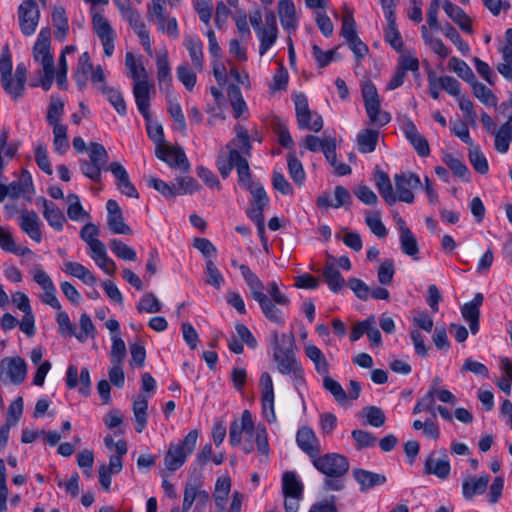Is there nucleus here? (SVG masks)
Wrapping results in <instances>:
<instances>
[{"label": "nucleus", "instance_id": "5701e85b", "mask_svg": "<svg viewBox=\"0 0 512 512\" xmlns=\"http://www.w3.org/2000/svg\"><path fill=\"white\" fill-rule=\"evenodd\" d=\"M403 132L419 156L427 157L430 154L428 141L418 132L415 124L411 120L404 122Z\"/></svg>", "mask_w": 512, "mask_h": 512}, {"label": "nucleus", "instance_id": "5fc2aeb1", "mask_svg": "<svg viewBox=\"0 0 512 512\" xmlns=\"http://www.w3.org/2000/svg\"><path fill=\"white\" fill-rule=\"evenodd\" d=\"M110 248L122 260L135 261L137 258L136 251L119 239L110 240Z\"/></svg>", "mask_w": 512, "mask_h": 512}, {"label": "nucleus", "instance_id": "cd10ccee", "mask_svg": "<svg viewBox=\"0 0 512 512\" xmlns=\"http://www.w3.org/2000/svg\"><path fill=\"white\" fill-rule=\"evenodd\" d=\"M278 14L281 25L286 30H295L297 27L296 9L292 0H279Z\"/></svg>", "mask_w": 512, "mask_h": 512}, {"label": "nucleus", "instance_id": "4468645a", "mask_svg": "<svg viewBox=\"0 0 512 512\" xmlns=\"http://www.w3.org/2000/svg\"><path fill=\"white\" fill-rule=\"evenodd\" d=\"M147 17L149 20H152L153 17L156 18L158 29L160 31L165 30V21H168L167 34L173 38H177L179 36L177 20L174 17L166 15L165 4L152 3L151 5H148Z\"/></svg>", "mask_w": 512, "mask_h": 512}, {"label": "nucleus", "instance_id": "69168bd1", "mask_svg": "<svg viewBox=\"0 0 512 512\" xmlns=\"http://www.w3.org/2000/svg\"><path fill=\"white\" fill-rule=\"evenodd\" d=\"M206 275V284L211 285L216 289L221 288L222 284L224 283V277L222 276L221 272L218 270L212 259H208L206 261Z\"/></svg>", "mask_w": 512, "mask_h": 512}, {"label": "nucleus", "instance_id": "f8f14e48", "mask_svg": "<svg viewBox=\"0 0 512 512\" xmlns=\"http://www.w3.org/2000/svg\"><path fill=\"white\" fill-rule=\"evenodd\" d=\"M499 112L505 113L506 110L511 109V113L508 115L506 120L498 129L495 135V149L499 153H506L510 146V140L512 137V98L508 101H504L499 106Z\"/></svg>", "mask_w": 512, "mask_h": 512}, {"label": "nucleus", "instance_id": "f03ea898", "mask_svg": "<svg viewBox=\"0 0 512 512\" xmlns=\"http://www.w3.org/2000/svg\"><path fill=\"white\" fill-rule=\"evenodd\" d=\"M198 435V431L193 429L188 432L183 440L169 444L164 456V466L168 471L174 472L184 465L196 446Z\"/></svg>", "mask_w": 512, "mask_h": 512}, {"label": "nucleus", "instance_id": "bf43d9fd", "mask_svg": "<svg viewBox=\"0 0 512 512\" xmlns=\"http://www.w3.org/2000/svg\"><path fill=\"white\" fill-rule=\"evenodd\" d=\"M178 80L189 91H192L197 80L196 73L189 67L188 63H183L176 70Z\"/></svg>", "mask_w": 512, "mask_h": 512}, {"label": "nucleus", "instance_id": "79ce46f5", "mask_svg": "<svg viewBox=\"0 0 512 512\" xmlns=\"http://www.w3.org/2000/svg\"><path fill=\"white\" fill-rule=\"evenodd\" d=\"M242 151L238 148H233L232 159L235 160V165L238 173L239 182L243 183L247 187L251 181V172L248 161L242 156Z\"/></svg>", "mask_w": 512, "mask_h": 512}, {"label": "nucleus", "instance_id": "338daca9", "mask_svg": "<svg viewBox=\"0 0 512 512\" xmlns=\"http://www.w3.org/2000/svg\"><path fill=\"white\" fill-rule=\"evenodd\" d=\"M324 388L329 391L339 403H343L347 400V394L342 386L328 374L323 379Z\"/></svg>", "mask_w": 512, "mask_h": 512}, {"label": "nucleus", "instance_id": "c9c22d12", "mask_svg": "<svg viewBox=\"0 0 512 512\" xmlns=\"http://www.w3.org/2000/svg\"><path fill=\"white\" fill-rule=\"evenodd\" d=\"M52 23L55 27V39L59 42H63L68 33L69 25L65 9L62 6L54 8L52 13Z\"/></svg>", "mask_w": 512, "mask_h": 512}, {"label": "nucleus", "instance_id": "864d4df0", "mask_svg": "<svg viewBox=\"0 0 512 512\" xmlns=\"http://www.w3.org/2000/svg\"><path fill=\"white\" fill-rule=\"evenodd\" d=\"M29 185H32V179L30 174L24 170L19 180L13 181L9 185H7V187L9 188V197H20L27 191Z\"/></svg>", "mask_w": 512, "mask_h": 512}, {"label": "nucleus", "instance_id": "dca6fc26", "mask_svg": "<svg viewBox=\"0 0 512 512\" xmlns=\"http://www.w3.org/2000/svg\"><path fill=\"white\" fill-rule=\"evenodd\" d=\"M50 36L51 33L48 28L42 29L33 47V57L43 67H46V65H49V67L55 66L54 57L50 52Z\"/></svg>", "mask_w": 512, "mask_h": 512}, {"label": "nucleus", "instance_id": "680f3d73", "mask_svg": "<svg viewBox=\"0 0 512 512\" xmlns=\"http://www.w3.org/2000/svg\"><path fill=\"white\" fill-rule=\"evenodd\" d=\"M107 224L114 234L131 235L132 229L124 221L123 214L107 215Z\"/></svg>", "mask_w": 512, "mask_h": 512}, {"label": "nucleus", "instance_id": "8fccbe9b", "mask_svg": "<svg viewBox=\"0 0 512 512\" xmlns=\"http://www.w3.org/2000/svg\"><path fill=\"white\" fill-rule=\"evenodd\" d=\"M473 88V94L486 106H495L497 103L496 97L493 92L487 88L484 84L478 82L476 77L474 81L469 82Z\"/></svg>", "mask_w": 512, "mask_h": 512}, {"label": "nucleus", "instance_id": "7c9ffc66", "mask_svg": "<svg viewBox=\"0 0 512 512\" xmlns=\"http://www.w3.org/2000/svg\"><path fill=\"white\" fill-rule=\"evenodd\" d=\"M323 278L329 289L335 293L340 292L345 286V279L333 262H327L323 268Z\"/></svg>", "mask_w": 512, "mask_h": 512}, {"label": "nucleus", "instance_id": "6e6d98bb", "mask_svg": "<svg viewBox=\"0 0 512 512\" xmlns=\"http://www.w3.org/2000/svg\"><path fill=\"white\" fill-rule=\"evenodd\" d=\"M125 66L128 68L130 76L134 82L148 78L145 67L142 63H137L134 55L131 52H127L125 55Z\"/></svg>", "mask_w": 512, "mask_h": 512}, {"label": "nucleus", "instance_id": "3c124183", "mask_svg": "<svg viewBox=\"0 0 512 512\" xmlns=\"http://www.w3.org/2000/svg\"><path fill=\"white\" fill-rule=\"evenodd\" d=\"M139 313H157L162 309V304L152 292L145 293L136 306Z\"/></svg>", "mask_w": 512, "mask_h": 512}, {"label": "nucleus", "instance_id": "0e129e2a", "mask_svg": "<svg viewBox=\"0 0 512 512\" xmlns=\"http://www.w3.org/2000/svg\"><path fill=\"white\" fill-rule=\"evenodd\" d=\"M435 392L436 387L431 386L428 392L415 404L413 414H419L423 411L433 412V407L435 405Z\"/></svg>", "mask_w": 512, "mask_h": 512}, {"label": "nucleus", "instance_id": "a211bd4d", "mask_svg": "<svg viewBox=\"0 0 512 512\" xmlns=\"http://www.w3.org/2000/svg\"><path fill=\"white\" fill-rule=\"evenodd\" d=\"M483 300V294L476 293L472 301L465 303L461 307L462 317L469 324L472 334H476L480 328V307L483 304Z\"/></svg>", "mask_w": 512, "mask_h": 512}, {"label": "nucleus", "instance_id": "13d9d810", "mask_svg": "<svg viewBox=\"0 0 512 512\" xmlns=\"http://www.w3.org/2000/svg\"><path fill=\"white\" fill-rule=\"evenodd\" d=\"M289 175L292 180L298 184H303L305 180V171L302 163L295 157L293 153H289L287 157Z\"/></svg>", "mask_w": 512, "mask_h": 512}, {"label": "nucleus", "instance_id": "4be33fe9", "mask_svg": "<svg viewBox=\"0 0 512 512\" xmlns=\"http://www.w3.org/2000/svg\"><path fill=\"white\" fill-rule=\"evenodd\" d=\"M19 226L35 242H41L42 232L38 214L31 210H23L19 217Z\"/></svg>", "mask_w": 512, "mask_h": 512}, {"label": "nucleus", "instance_id": "bb28decb", "mask_svg": "<svg viewBox=\"0 0 512 512\" xmlns=\"http://www.w3.org/2000/svg\"><path fill=\"white\" fill-rule=\"evenodd\" d=\"M184 45L189 53L195 70L202 71L204 68L202 41L196 36L187 35L184 40Z\"/></svg>", "mask_w": 512, "mask_h": 512}, {"label": "nucleus", "instance_id": "f3484780", "mask_svg": "<svg viewBox=\"0 0 512 512\" xmlns=\"http://www.w3.org/2000/svg\"><path fill=\"white\" fill-rule=\"evenodd\" d=\"M93 25L95 33L102 42L104 54L111 56L114 51L115 33L110 23L105 17L98 15L93 18Z\"/></svg>", "mask_w": 512, "mask_h": 512}, {"label": "nucleus", "instance_id": "9b49d317", "mask_svg": "<svg viewBox=\"0 0 512 512\" xmlns=\"http://www.w3.org/2000/svg\"><path fill=\"white\" fill-rule=\"evenodd\" d=\"M259 386L261 389V402L264 417L268 422H275L274 387L272 377L268 372H263L261 374Z\"/></svg>", "mask_w": 512, "mask_h": 512}, {"label": "nucleus", "instance_id": "f257e3e1", "mask_svg": "<svg viewBox=\"0 0 512 512\" xmlns=\"http://www.w3.org/2000/svg\"><path fill=\"white\" fill-rule=\"evenodd\" d=\"M272 358L277 365V370L283 375H289L294 384L302 385L305 382L304 371L295 353L294 336L281 334L277 331L271 334Z\"/></svg>", "mask_w": 512, "mask_h": 512}, {"label": "nucleus", "instance_id": "20e7f679", "mask_svg": "<svg viewBox=\"0 0 512 512\" xmlns=\"http://www.w3.org/2000/svg\"><path fill=\"white\" fill-rule=\"evenodd\" d=\"M361 92L366 113L370 121L378 126H383L389 123L391 116L388 112L381 110L380 99L376 86L370 80H367L362 83Z\"/></svg>", "mask_w": 512, "mask_h": 512}, {"label": "nucleus", "instance_id": "49530a36", "mask_svg": "<svg viewBox=\"0 0 512 512\" xmlns=\"http://www.w3.org/2000/svg\"><path fill=\"white\" fill-rule=\"evenodd\" d=\"M98 234L99 228L93 223H87L81 228L80 237L87 243L91 251L104 245L102 241L96 238Z\"/></svg>", "mask_w": 512, "mask_h": 512}, {"label": "nucleus", "instance_id": "6ab92c4d", "mask_svg": "<svg viewBox=\"0 0 512 512\" xmlns=\"http://www.w3.org/2000/svg\"><path fill=\"white\" fill-rule=\"evenodd\" d=\"M296 442L299 448L311 459L321 452V446L314 431L307 426L301 427L296 435Z\"/></svg>", "mask_w": 512, "mask_h": 512}, {"label": "nucleus", "instance_id": "39448f33", "mask_svg": "<svg viewBox=\"0 0 512 512\" xmlns=\"http://www.w3.org/2000/svg\"><path fill=\"white\" fill-rule=\"evenodd\" d=\"M314 467L329 478H341L349 470L348 459L338 453L319 454L312 459Z\"/></svg>", "mask_w": 512, "mask_h": 512}, {"label": "nucleus", "instance_id": "603ef678", "mask_svg": "<svg viewBox=\"0 0 512 512\" xmlns=\"http://www.w3.org/2000/svg\"><path fill=\"white\" fill-rule=\"evenodd\" d=\"M448 65L449 68L452 71H454L464 81L468 83L474 81L475 75L472 69L468 66V64L465 61L457 57H452L450 58Z\"/></svg>", "mask_w": 512, "mask_h": 512}, {"label": "nucleus", "instance_id": "2eb2a0df", "mask_svg": "<svg viewBox=\"0 0 512 512\" xmlns=\"http://www.w3.org/2000/svg\"><path fill=\"white\" fill-rule=\"evenodd\" d=\"M113 176L116 179L117 189L124 195L130 198H139V193L134 186V184L130 181L128 172L124 168V166L119 162H112L108 167Z\"/></svg>", "mask_w": 512, "mask_h": 512}, {"label": "nucleus", "instance_id": "4c0bfd02", "mask_svg": "<svg viewBox=\"0 0 512 512\" xmlns=\"http://www.w3.org/2000/svg\"><path fill=\"white\" fill-rule=\"evenodd\" d=\"M157 65V79L160 87L163 85L169 88L172 84L171 69L168 60V53L164 50L163 53L158 54L156 57Z\"/></svg>", "mask_w": 512, "mask_h": 512}, {"label": "nucleus", "instance_id": "a18cd8bd", "mask_svg": "<svg viewBox=\"0 0 512 512\" xmlns=\"http://www.w3.org/2000/svg\"><path fill=\"white\" fill-rule=\"evenodd\" d=\"M399 239L402 252L414 260H418L419 247L415 235L404 229L403 235H400Z\"/></svg>", "mask_w": 512, "mask_h": 512}, {"label": "nucleus", "instance_id": "09e8293b", "mask_svg": "<svg viewBox=\"0 0 512 512\" xmlns=\"http://www.w3.org/2000/svg\"><path fill=\"white\" fill-rule=\"evenodd\" d=\"M87 151L89 154V161L107 170L108 153L102 144L91 142L87 147Z\"/></svg>", "mask_w": 512, "mask_h": 512}, {"label": "nucleus", "instance_id": "7ed1b4c3", "mask_svg": "<svg viewBox=\"0 0 512 512\" xmlns=\"http://www.w3.org/2000/svg\"><path fill=\"white\" fill-rule=\"evenodd\" d=\"M236 132V137L226 145V148L228 150V156L224 157L222 155H219L217 159L216 164L218 171L222 178L224 179H226L230 175L235 165V160L232 159L233 148L240 149L243 155L245 156H250L251 154L252 147L247 131L243 127L238 126L236 128Z\"/></svg>", "mask_w": 512, "mask_h": 512}, {"label": "nucleus", "instance_id": "6e6552de", "mask_svg": "<svg viewBox=\"0 0 512 512\" xmlns=\"http://www.w3.org/2000/svg\"><path fill=\"white\" fill-rule=\"evenodd\" d=\"M19 26L21 32L26 36H31L36 31L40 12L35 0H25L18 9Z\"/></svg>", "mask_w": 512, "mask_h": 512}, {"label": "nucleus", "instance_id": "9d476101", "mask_svg": "<svg viewBox=\"0 0 512 512\" xmlns=\"http://www.w3.org/2000/svg\"><path fill=\"white\" fill-rule=\"evenodd\" d=\"M26 373V362L19 356L6 357L0 362V377H5L14 384H21L25 380Z\"/></svg>", "mask_w": 512, "mask_h": 512}, {"label": "nucleus", "instance_id": "0eeeda50", "mask_svg": "<svg viewBox=\"0 0 512 512\" xmlns=\"http://www.w3.org/2000/svg\"><path fill=\"white\" fill-rule=\"evenodd\" d=\"M394 182L397 192V200L411 204L414 202V194L411 189L422 186L419 176L413 172L396 174Z\"/></svg>", "mask_w": 512, "mask_h": 512}, {"label": "nucleus", "instance_id": "aec40b11", "mask_svg": "<svg viewBox=\"0 0 512 512\" xmlns=\"http://www.w3.org/2000/svg\"><path fill=\"white\" fill-rule=\"evenodd\" d=\"M37 204H41L43 207V216L48 224L56 231L63 229L64 223L66 222L63 211L52 201L46 198L40 197L36 200Z\"/></svg>", "mask_w": 512, "mask_h": 512}, {"label": "nucleus", "instance_id": "58836bf2", "mask_svg": "<svg viewBox=\"0 0 512 512\" xmlns=\"http://www.w3.org/2000/svg\"><path fill=\"white\" fill-rule=\"evenodd\" d=\"M259 306L264 314V316L271 322L282 325L284 323V319L282 317V312L279 308L276 307V304L273 299H270L266 294L257 300Z\"/></svg>", "mask_w": 512, "mask_h": 512}, {"label": "nucleus", "instance_id": "37998d69", "mask_svg": "<svg viewBox=\"0 0 512 512\" xmlns=\"http://www.w3.org/2000/svg\"><path fill=\"white\" fill-rule=\"evenodd\" d=\"M91 252V258L105 273L111 276L116 273V264L108 257L105 245H102Z\"/></svg>", "mask_w": 512, "mask_h": 512}, {"label": "nucleus", "instance_id": "de8ad7c7", "mask_svg": "<svg viewBox=\"0 0 512 512\" xmlns=\"http://www.w3.org/2000/svg\"><path fill=\"white\" fill-rule=\"evenodd\" d=\"M256 34L260 41L259 54L263 56L276 42L278 30L262 27L256 31Z\"/></svg>", "mask_w": 512, "mask_h": 512}, {"label": "nucleus", "instance_id": "423d86ee", "mask_svg": "<svg viewBox=\"0 0 512 512\" xmlns=\"http://www.w3.org/2000/svg\"><path fill=\"white\" fill-rule=\"evenodd\" d=\"M293 102L295 105V113L299 128L319 132L323 127L322 117L316 113L314 115V120L312 121L313 114L309 108L306 95L303 93L294 94Z\"/></svg>", "mask_w": 512, "mask_h": 512}, {"label": "nucleus", "instance_id": "052dcab7", "mask_svg": "<svg viewBox=\"0 0 512 512\" xmlns=\"http://www.w3.org/2000/svg\"><path fill=\"white\" fill-rule=\"evenodd\" d=\"M469 160L475 171L480 174H486L489 170L488 161L485 155L478 147H473L469 150Z\"/></svg>", "mask_w": 512, "mask_h": 512}, {"label": "nucleus", "instance_id": "ddd939ff", "mask_svg": "<svg viewBox=\"0 0 512 512\" xmlns=\"http://www.w3.org/2000/svg\"><path fill=\"white\" fill-rule=\"evenodd\" d=\"M439 453L440 456L438 458L436 457V451L429 454L424 463V473L435 475L440 479H446L451 470L449 457L445 449L440 450Z\"/></svg>", "mask_w": 512, "mask_h": 512}, {"label": "nucleus", "instance_id": "b1692460", "mask_svg": "<svg viewBox=\"0 0 512 512\" xmlns=\"http://www.w3.org/2000/svg\"><path fill=\"white\" fill-rule=\"evenodd\" d=\"M443 9L447 16L456 23L462 31L468 34H473L474 31L471 25L472 20L462 8L449 0H445L443 2Z\"/></svg>", "mask_w": 512, "mask_h": 512}, {"label": "nucleus", "instance_id": "2f4dec72", "mask_svg": "<svg viewBox=\"0 0 512 512\" xmlns=\"http://www.w3.org/2000/svg\"><path fill=\"white\" fill-rule=\"evenodd\" d=\"M251 428V413L245 410L242 413L240 421L234 420L230 425L229 441L232 446H237L241 443L242 434L244 429Z\"/></svg>", "mask_w": 512, "mask_h": 512}, {"label": "nucleus", "instance_id": "e433bc0d", "mask_svg": "<svg viewBox=\"0 0 512 512\" xmlns=\"http://www.w3.org/2000/svg\"><path fill=\"white\" fill-rule=\"evenodd\" d=\"M148 400L143 395H138L133 402V413L136 421L135 430L141 433L147 425Z\"/></svg>", "mask_w": 512, "mask_h": 512}, {"label": "nucleus", "instance_id": "1a4fd4ad", "mask_svg": "<svg viewBox=\"0 0 512 512\" xmlns=\"http://www.w3.org/2000/svg\"><path fill=\"white\" fill-rule=\"evenodd\" d=\"M156 156L167 163L170 167L179 168L184 172L190 170V163L184 150L180 147H172L166 144L158 145L155 150Z\"/></svg>", "mask_w": 512, "mask_h": 512}, {"label": "nucleus", "instance_id": "c756f323", "mask_svg": "<svg viewBox=\"0 0 512 512\" xmlns=\"http://www.w3.org/2000/svg\"><path fill=\"white\" fill-rule=\"evenodd\" d=\"M239 270L247 284V286L250 289L252 298L257 301L262 296L265 295L263 292L264 285L263 282L259 279V277L251 271V269L244 264H241L239 266Z\"/></svg>", "mask_w": 512, "mask_h": 512}, {"label": "nucleus", "instance_id": "774afa93", "mask_svg": "<svg viewBox=\"0 0 512 512\" xmlns=\"http://www.w3.org/2000/svg\"><path fill=\"white\" fill-rule=\"evenodd\" d=\"M501 53L503 62L497 66V70L504 78L512 80V47L504 46Z\"/></svg>", "mask_w": 512, "mask_h": 512}, {"label": "nucleus", "instance_id": "c03bdc74", "mask_svg": "<svg viewBox=\"0 0 512 512\" xmlns=\"http://www.w3.org/2000/svg\"><path fill=\"white\" fill-rule=\"evenodd\" d=\"M100 90L104 95H106L108 101L115 108V110L121 116H125L127 113V108L122 93L113 87H109L107 84H103L100 87Z\"/></svg>", "mask_w": 512, "mask_h": 512}, {"label": "nucleus", "instance_id": "412c9836", "mask_svg": "<svg viewBox=\"0 0 512 512\" xmlns=\"http://www.w3.org/2000/svg\"><path fill=\"white\" fill-rule=\"evenodd\" d=\"M148 78L137 80L134 82L133 94L135 102L139 112L142 114L146 121L150 119L149 107H150V85Z\"/></svg>", "mask_w": 512, "mask_h": 512}, {"label": "nucleus", "instance_id": "a19ab883", "mask_svg": "<svg viewBox=\"0 0 512 512\" xmlns=\"http://www.w3.org/2000/svg\"><path fill=\"white\" fill-rule=\"evenodd\" d=\"M379 132L373 129H364L357 135L358 150L361 153H371L375 150Z\"/></svg>", "mask_w": 512, "mask_h": 512}, {"label": "nucleus", "instance_id": "f704fd0d", "mask_svg": "<svg viewBox=\"0 0 512 512\" xmlns=\"http://www.w3.org/2000/svg\"><path fill=\"white\" fill-rule=\"evenodd\" d=\"M92 69L93 65L91 63L89 53H82L78 59L77 67L73 73V78L81 90L86 86L87 75L92 71Z\"/></svg>", "mask_w": 512, "mask_h": 512}, {"label": "nucleus", "instance_id": "c85d7f7f", "mask_svg": "<svg viewBox=\"0 0 512 512\" xmlns=\"http://www.w3.org/2000/svg\"><path fill=\"white\" fill-rule=\"evenodd\" d=\"M375 185L380 195L389 206H392L396 203L397 198L393 192V187L390 178L386 172L382 170H376Z\"/></svg>", "mask_w": 512, "mask_h": 512}, {"label": "nucleus", "instance_id": "a878e982", "mask_svg": "<svg viewBox=\"0 0 512 512\" xmlns=\"http://www.w3.org/2000/svg\"><path fill=\"white\" fill-rule=\"evenodd\" d=\"M490 481L488 474L482 475L479 478L470 476L462 483V492L465 499L470 500L477 494H483Z\"/></svg>", "mask_w": 512, "mask_h": 512}, {"label": "nucleus", "instance_id": "4d7b16f0", "mask_svg": "<svg viewBox=\"0 0 512 512\" xmlns=\"http://www.w3.org/2000/svg\"><path fill=\"white\" fill-rule=\"evenodd\" d=\"M112 347L110 351V358L112 364H122L126 358V345L118 334H113L111 337Z\"/></svg>", "mask_w": 512, "mask_h": 512}, {"label": "nucleus", "instance_id": "72a5a7b5", "mask_svg": "<svg viewBox=\"0 0 512 512\" xmlns=\"http://www.w3.org/2000/svg\"><path fill=\"white\" fill-rule=\"evenodd\" d=\"M63 271L73 277L80 279L86 285H94L97 278L93 273L78 262L69 261L64 264Z\"/></svg>", "mask_w": 512, "mask_h": 512}, {"label": "nucleus", "instance_id": "473e14b6", "mask_svg": "<svg viewBox=\"0 0 512 512\" xmlns=\"http://www.w3.org/2000/svg\"><path fill=\"white\" fill-rule=\"evenodd\" d=\"M282 490L286 498L300 499L302 497L303 485L294 472L288 471L283 474Z\"/></svg>", "mask_w": 512, "mask_h": 512}, {"label": "nucleus", "instance_id": "e2e57ef3", "mask_svg": "<svg viewBox=\"0 0 512 512\" xmlns=\"http://www.w3.org/2000/svg\"><path fill=\"white\" fill-rule=\"evenodd\" d=\"M175 181L174 187L177 195L192 194L200 189L198 182L190 176L178 177Z\"/></svg>", "mask_w": 512, "mask_h": 512}, {"label": "nucleus", "instance_id": "393cba45", "mask_svg": "<svg viewBox=\"0 0 512 512\" xmlns=\"http://www.w3.org/2000/svg\"><path fill=\"white\" fill-rule=\"evenodd\" d=\"M353 478L360 485L362 492L368 491L376 486L386 483V476L383 474L371 472L365 469H354L352 472Z\"/></svg>", "mask_w": 512, "mask_h": 512}, {"label": "nucleus", "instance_id": "ea45409f", "mask_svg": "<svg viewBox=\"0 0 512 512\" xmlns=\"http://www.w3.org/2000/svg\"><path fill=\"white\" fill-rule=\"evenodd\" d=\"M306 356L313 362L316 371L325 376L329 374V363L323 352L315 345H308L305 348Z\"/></svg>", "mask_w": 512, "mask_h": 512}]
</instances>
